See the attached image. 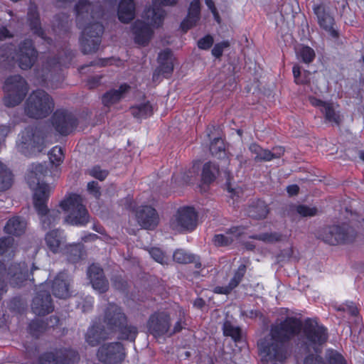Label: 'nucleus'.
Returning <instances> with one entry per match:
<instances>
[{"mask_svg": "<svg viewBox=\"0 0 364 364\" xmlns=\"http://www.w3.org/2000/svg\"><path fill=\"white\" fill-rule=\"evenodd\" d=\"M247 213L251 218L262 219L268 214V208L264 201L257 200L249 207Z\"/></svg>", "mask_w": 364, "mask_h": 364, "instance_id": "nucleus-31", "label": "nucleus"}, {"mask_svg": "<svg viewBox=\"0 0 364 364\" xmlns=\"http://www.w3.org/2000/svg\"><path fill=\"white\" fill-rule=\"evenodd\" d=\"M138 223L145 229H154L159 223V215L156 210L150 206L141 207L136 213Z\"/></svg>", "mask_w": 364, "mask_h": 364, "instance_id": "nucleus-18", "label": "nucleus"}, {"mask_svg": "<svg viewBox=\"0 0 364 364\" xmlns=\"http://www.w3.org/2000/svg\"><path fill=\"white\" fill-rule=\"evenodd\" d=\"M229 46L230 43L227 41L215 44L212 50L213 55L220 58L223 55V50Z\"/></svg>", "mask_w": 364, "mask_h": 364, "instance_id": "nucleus-49", "label": "nucleus"}, {"mask_svg": "<svg viewBox=\"0 0 364 364\" xmlns=\"http://www.w3.org/2000/svg\"><path fill=\"white\" fill-rule=\"evenodd\" d=\"M130 86L122 84L118 89H112L105 92L102 97V104L106 107H110L119 102L129 91Z\"/></svg>", "mask_w": 364, "mask_h": 364, "instance_id": "nucleus-25", "label": "nucleus"}, {"mask_svg": "<svg viewBox=\"0 0 364 364\" xmlns=\"http://www.w3.org/2000/svg\"><path fill=\"white\" fill-rule=\"evenodd\" d=\"M13 183V175L6 165L0 162V191L11 188Z\"/></svg>", "mask_w": 364, "mask_h": 364, "instance_id": "nucleus-33", "label": "nucleus"}, {"mask_svg": "<svg viewBox=\"0 0 364 364\" xmlns=\"http://www.w3.org/2000/svg\"><path fill=\"white\" fill-rule=\"evenodd\" d=\"M53 309L50 295L40 291L33 301V313L38 316H44L51 312Z\"/></svg>", "mask_w": 364, "mask_h": 364, "instance_id": "nucleus-20", "label": "nucleus"}, {"mask_svg": "<svg viewBox=\"0 0 364 364\" xmlns=\"http://www.w3.org/2000/svg\"><path fill=\"white\" fill-rule=\"evenodd\" d=\"M97 357L103 364H121L125 359L126 353L121 343H108L98 348Z\"/></svg>", "mask_w": 364, "mask_h": 364, "instance_id": "nucleus-13", "label": "nucleus"}, {"mask_svg": "<svg viewBox=\"0 0 364 364\" xmlns=\"http://www.w3.org/2000/svg\"><path fill=\"white\" fill-rule=\"evenodd\" d=\"M47 141L42 131L33 127L25 129L18 139V147L23 152L42 151L46 146Z\"/></svg>", "mask_w": 364, "mask_h": 364, "instance_id": "nucleus-10", "label": "nucleus"}, {"mask_svg": "<svg viewBox=\"0 0 364 364\" xmlns=\"http://www.w3.org/2000/svg\"><path fill=\"white\" fill-rule=\"evenodd\" d=\"M54 103L51 97L43 90L33 92L26 101V112L33 118H43L52 112Z\"/></svg>", "mask_w": 364, "mask_h": 364, "instance_id": "nucleus-7", "label": "nucleus"}, {"mask_svg": "<svg viewBox=\"0 0 364 364\" xmlns=\"http://www.w3.org/2000/svg\"><path fill=\"white\" fill-rule=\"evenodd\" d=\"M213 43V37L210 35H208L198 41V46L200 49L207 50L212 46Z\"/></svg>", "mask_w": 364, "mask_h": 364, "instance_id": "nucleus-50", "label": "nucleus"}, {"mask_svg": "<svg viewBox=\"0 0 364 364\" xmlns=\"http://www.w3.org/2000/svg\"><path fill=\"white\" fill-rule=\"evenodd\" d=\"M149 332L156 338L168 336L170 330V318L165 312L152 314L147 323Z\"/></svg>", "mask_w": 364, "mask_h": 364, "instance_id": "nucleus-15", "label": "nucleus"}, {"mask_svg": "<svg viewBox=\"0 0 364 364\" xmlns=\"http://www.w3.org/2000/svg\"><path fill=\"white\" fill-rule=\"evenodd\" d=\"M199 18L200 2L198 0H193L190 4L187 17L181 23V28L184 31H187L196 25Z\"/></svg>", "mask_w": 364, "mask_h": 364, "instance_id": "nucleus-27", "label": "nucleus"}, {"mask_svg": "<svg viewBox=\"0 0 364 364\" xmlns=\"http://www.w3.org/2000/svg\"><path fill=\"white\" fill-rule=\"evenodd\" d=\"M12 36L11 32L6 27L2 26L0 28V41L11 38Z\"/></svg>", "mask_w": 364, "mask_h": 364, "instance_id": "nucleus-59", "label": "nucleus"}, {"mask_svg": "<svg viewBox=\"0 0 364 364\" xmlns=\"http://www.w3.org/2000/svg\"><path fill=\"white\" fill-rule=\"evenodd\" d=\"M26 226V223L23 220L18 217H15L7 222L5 226V231L8 234L21 235L24 232Z\"/></svg>", "mask_w": 364, "mask_h": 364, "instance_id": "nucleus-29", "label": "nucleus"}, {"mask_svg": "<svg viewBox=\"0 0 364 364\" xmlns=\"http://www.w3.org/2000/svg\"><path fill=\"white\" fill-rule=\"evenodd\" d=\"M72 58L73 55L69 53L66 55L65 59L50 60L46 63V69L49 72H52L53 70L56 71L60 69L61 66H66L68 64L70 63Z\"/></svg>", "mask_w": 364, "mask_h": 364, "instance_id": "nucleus-37", "label": "nucleus"}, {"mask_svg": "<svg viewBox=\"0 0 364 364\" xmlns=\"http://www.w3.org/2000/svg\"><path fill=\"white\" fill-rule=\"evenodd\" d=\"M300 330V321L293 317L273 324L269 333L258 343L263 360L267 364L283 363L288 357V342Z\"/></svg>", "mask_w": 364, "mask_h": 364, "instance_id": "nucleus-1", "label": "nucleus"}, {"mask_svg": "<svg viewBox=\"0 0 364 364\" xmlns=\"http://www.w3.org/2000/svg\"><path fill=\"white\" fill-rule=\"evenodd\" d=\"M249 149L252 154H255V156H259L261 152L262 148L257 144H252L250 146Z\"/></svg>", "mask_w": 364, "mask_h": 364, "instance_id": "nucleus-63", "label": "nucleus"}, {"mask_svg": "<svg viewBox=\"0 0 364 364\" xmlns=\"http://www.w3.org/2000/svg\"><path fill=\"white\" fill-rule=\"evenodd\" d=\"M171 56L172 53L169 49H166L159 53V60L161 64L159 73H170L173 70Z\"/></svg>", "mask_w": 364, "mask_h": 364, "instance_id": "nucleus-36", "label": "nucleus"}, {"mask_svg": "<svg viewBox=\"0 0 364 364\" xmlns=\"http://www.w3.org/2000/svg\"><path fill=\"white\" fill-rule=\"evenodd\" d=\"M219 174L218 166L213 162H208L203 165L202 171V180L204 183H210L215 181Z\"/></svg>", "mask_w": 364, "mask_h": 364, "instance_id": "nucleus-30", "label": "nucleus"}, {"mask_svg": "<svg viewBox=\"0 0 364 364\" xmlns=\"http://www.w3.org/2000/svg\"><path fill=\"white\" fill-rule=\"evenodd\" d=\"M87 190L93 195L96 198H99L100 196V187L98 186V183L95 181L89 182L87 184Z\"/></svg>", "mask_w": 364, "mask_h": 364, "instance_id": "nucleus-54", "label": "nucleus"}, {"mask_svg": "<svg viewBox=\"0 0 364 364\" xmlns=\"http://www.w3.org/2000/svg\"><path fill=\"white\" fill-rule=\"evenodd\" d=\"M225 336H230L235 341L241 338V329L238 326H233L230 321H225L223 327Z\"/></svg>", "mask_w": 364, "mask_h": 364, "instance_id": "nucleus-39", "label": "nucleus"}, {"mask_svg": "<svg viewBox=\"0 0 364 364\" xmlns=\"http://www.w3.org/2000/svg\"><path fill=\"white\" fill-rule=\"evenodd\" d=\"M101 77L95 76L87 80V85L90 89L96 87L100 83Z\"/></svg>", "mask_w": 364, "mask_h": 364, "instance_id": "nucleus-57", "label": "nucleus"}, {"mask_svg": "<svg viewBox=\"0 0 364 364\" xmlns=\"http://www.w3.org/2000/svg\"><path fill=\"white\" fill-rule=\"evenodd\" d=\"M314 14L316 15L319 26L334 38L338 37V32L333 28V18L326 13L323 6L317 5L314 7Z\"/></svg>", "mask_w": 364, "mask_h": 364, "instance_id": "nucleus-21", "label": "nucleus"}, {"mask_svg": "<svg viewBox=\"0 0 364 364\" xmlns=\"http://www.w3.org/2000/svg\"><path fill=\"white\" fill-rule=\"evenodd\" d=\"M338 310L347 312L351 316H356L358 313V308L352 301H347L345 304H341L338 308Z\"/></svg>", "mask_w": 364, "mask_h": 364, "instance_id": "nucleus-48", "label": "nucleus"}, {"mask_svg": "<svg viewBox=\"0 0 364 364\" xmlns=\"http://www.w3.org/2000/svg\"><path fill=\"white\" fill-rule=\"evenodd\" d=\"M76 21L82 29L81 46L85 54L96 52L101 43L103 26L97 21L102 16L100 6L87 0H80L76 4Z\"/></svg>", "mask_w": 364, "mask_h": 364, "instance_id": "nucleus-2", "label": "nucleus"}, {"mask_svg": "<svg viewBox=\"0 0 364 364\" xmlns=\"http://www.w3.org/2000/svg\"><path fill=\"white\" fill-rule=\"evenodd\" d=\"M50 163L55 166H59L64 159V154L60 146H54L48 154Z\"/></svg>", "mask_w": 364, "mask_h": 364, "instance_id": "nucleus-43", "label": "nucleus"}, {"mask_svg": "<svg viewBox=\"0 0 364 364\" xmlns=\"http://www.w3.org/2000/svg\"><path fill=\"white\" fill-rule=\"evenodd\" d=\"M197 225V213L192 207L180 208L170 221L171 228L176 232L192 231Z\"/></svg>", "mask_w": 364, "mask_h": 364, "instance_id": "nucleus-11", "label": "nucleus"}, {"mask_svg": "<svg viewBox=\"0 0 364 364\" xmlns=\"http://www.w3.org/2000/svg\"><path fill=\"white\" fill-rule=\"evenodd\" d=\"M114 337L112 331L101 323H95L90 327L85 336V342L90 346H97L102 341Z\"/></svg>", "mask_w": 364, "mask_h": 364, "instance_id": "nucleus-17", "label": "nucleus"}, {"mask_svg": "<svg viewBox=\"0 0 364 364\" xmlns=\"http://www.w3.org/2000/svg\"><path fill=\"white\" fill-rule=\"evenodd\" d=\"M61 208L68 213L65 221L73 225H85L88 223L89 215L82 198L77 194H72L60 203Z\"/></svg>", "mask_w": 364, "mask_h": 364, "instance_id": "nucleus-6", "label": "nucleus"}, {"mask_svg": "<svg viewBox=\"0 0 364 364\" xmlns=\"http://www.w3.org/2000/svg\"><path fill=\"white\" fill-rule=\"evenodd\" d=\"M210 151L212 155L217 156L218 158H221L223 156H225V144L223 139L219 137L215 138L210 143Z\"/></svg>", "mask_w": 364, "mask_h": 364, "instance_id": "nucleus-41", "label": "nucleus"}, {"mask_svg": "<svg viewBox=\"0 0 364 364\" xmlns=\"http://www.w3.org/2000/svg\"><path fill=\"white\" fill-rule=\"evenodd\" d=\"M284 149L282 147H277L273 149L272 151V159L279 158L284 154Z\"/></svg>", "mask_w": 364, "mask_h": 364, "instance_id": "nucleus-62", "label": "nucleus"}, {"mask_svg": "<svg viewBox=\"0 0 364 364\" xmlns=\"http://www.w3.org/2000/svg\"><path fill=\"white\" fill-rule=\"evenodd\" d=\"M87 275L92 287L100 292H105L108 289L109 284L106 279L102 269L97 265L92 264L87 270Z\"/></svg>", "mask_w": 364, "mask_h": 364, "instance_id": "nucleus-19", "label": "nucleus"}, {"mask_svg": "<svg viewBox=\"0 0 364 364\" xmlns=\"http://www.w3.org/2000/svg\"><path fill=\"white\" fill-rule=\"evenodd\" d=\"M53 125L60 134L68 135L76 127L77 119L70 112L58 110L53 116Z\"/></svg>", "mask_w": 364, "mask_h": 364, "instance_id": "nucleus-16", "label": "nucleus"}, {"mask_svg": "<svg viewBox=\"0 0 364 364\" xmlns=\"http://www.w3.org/2000/svg\"><path fill=\"white\" fill-rule=\"evenodd\" d=\"M70 255L69 259L75 262L81 257V246L80 245H73L70 246Z\"/></svg>", "mask_w": 364, "mask_h": 364, "instance_id": "nucleus-51", "label": "nucleus"}, {"mask_svg": "<svg viewBox=\"0 0 364 364\" xmlns=\"http://www.w3.org/2000/svg\"><path fill=\"white\" fill-rule=\"evenodd\" d=\"M309 100L311 105L319 107L320 109L324 107V105L327 103V102H323L312 96L309 97Z\"/></svg>", "mask_w": 364, "mask_h": 364, "instance_id": "nucleus-56", "label": "nucleus"}, {"mask_svg": "<svg viewBox=\"0 0 364 364\" xmlns=\"http://www.w3.org/2000/svg\"><path fill=\"white\" fill-rule=\"evenodd\" d=\"M14 242V239L11 237H6L0 239V255L6 252Z\"/></svg>", "mask_w": 364, "mask_h": 364, "instance_id": "nucleus-52", "label": "nucleus"}, {"mask_svg": "<svg viewBox=\"0 0 364 364\" xmlns=\"http://www.w3.org/2000/svg\"><path fill=\"white\" fill-rule=\"evenodd\" d=\"M28 18L31 30L34 33L37 34L43 39H45L44 32L40 26L39 16L35 7L30 8L28 14Z\"/></svg>", "mask_w": 364, "mask_h": 364, "instance_id": "nucleus-34", "label": "nucleus"}, {"mask_svg": "<svg viewBox=\"0 0 364 364\" xmlns=\"http://www.w3.org/2000/svg\"><path fill=\"white\" fill-rule=\"evenodd\" d=\"M242 314L249 318H255L258 316L259 312L255 310H248L242 311Z\"/></svg>", "mask_w": 364, "mask_h": 364, "instance_id": "nucleus-64", "label": "nucleus"}, {"mask_svg": "<svg viewBox=\"0 0 364 364\" xmlns=\"http://www.w3.org/2000/svg\"><path fill=\"white\" fill-rule=\"evenodd\" d=\"M287 193L289 196H295L299 193V188L297 185H291L287 188Z\"/></svg>", "mask_w": 364, "mask_h": 364, "instance_id": "nucleus-61", "label": "nucleus"}, {"mask_svg": "<svg viewBox=\"0 0 364 364\" xmlns=\"http://www.w3.org/2000/svg\"><path fill=\"white\" fill-rule=\"evenodd\" d=\"M173 260L181 264H187L193 261V257L183 250H176L173 255Z\"/></svg>", "mask_w": 364, "mask_h": 364, "instance_id": "nucleus-44", "label": "nucleus"}, {"mask_svg": "<svg viewBox=\"0 0 364 364\" xmlns=\"http://www.w3.org/2000/svg\"><path fill=\"white\" fill-rule=\"evenodd\" d=\"M272 159V151L267 149H262L259 156H255V161H269Z\"/></svg>", "mask_w": 364, "mask_h": 364, "instance_id": "nucleus-53", "label": "nucleus"}, {"mask_svg": "<svg viewBox=\"0 0 364 364\" xmlns=\"http://www.w3.org/2000/svg\"><path fill=\"white\" fill-rule=\"evenodd\" d=\"M89 175L100 181H103L108 175L107 171L102 169L100 166H95L87 171Z\"/></svg>", "mask_w": 364, "mask_h": 364, "instance_id": "nucleus-46", "label": "nucleus"}, {"mask_svg": "<svg viewBox=\"0 0 364 364\" xmlns=\"http://www.w3.org/2000/svg\"><path fill=\"white\" fill-rule=\"evenodd\" d=\"M48 170L45 165L33 164L27 175L29 186L34 190V207L40 216L43 228H50L58 223L60 218L58 210H48L46 203L52 188L41 181L46 176Z\"/></svg>", "mask_w": 364, "mask_h": 364, "instance_id": "nucleus-3", "label": "nucleus"}, {"mask_svg": "<svg viewBox=\"0 0 364 364\" xmlns=\"http://www.w3.org/2000/svg\"><path fill=\"white\" fill-rule=\"evenodd\" d=\"M356 237L355 230L348 225H333L323 229L319 237L332 245L353 242Z\"/></svg>", "mask_w": 364, "mask_h": 364, "instance_id": "nucleus-9", "label": "nucleus"}, {"mask_svg": "<svg viewBox=\"0 0 364 364\" xmlns=\"http://www.w3.org/2000/svg\"><path fill=\"white\" fill-rule=\"evenodd\" d=\"M177 1L178 0H153L154 7L148 9L144 14V18L146 23L138 20L133 25L132 31L135 43L141 46L147 45L153 35L150 25L153 27L160 26L165 16L164 10L158 6H173Z\"/></svg>", "mask_w": 364, "mask_h": 364, "instance_id": "nucleus-4", "label": "nucleus"}, {"mask_svg": "<svg viewBox=\"0 0 364 364\" xmlns=\"http://www.w3.org/2000/svg\"><path fill=\"white\" fill-rule=\"evenodd\" d=\"M292 213H295L301 217H312L317 214V208L306 205H295L292 206Z\"/></svg>", "mask_w": 364, "mask_h": 364, "instance_id": "nucleus-38", "label": "nucleus"}, {"mask_svg": "<svg viewBox=\"0 0 364 364\" xmlns=\"http://www.w3.org/2000/svg\"><path fill=\"white\" fill-rule=\"evenodd\" d=\"M149 254L151 257L157 262L165 264L168 262V257L164 253L157 247H153L150 250Z\"/></svg>", "mask_w": 364, "mask_h": 364, "instance_id": "nucleus-45", "label": "nucleus"}, {"mask_svg": "<svg viewBox=\"0 0 364 364\" xmlns=\"http://www.w3.org/2000/svg\"><path fill=\"white\" fill-rule=\"evenodd\" d=\"M321 112L323 114L325 120L328 122L339 124L341 117L339 114L335 110L332 103L327 102L324 105V107L321 109Z\"/></svg>", "mask_w": 364, "mask_h": 364, "instance_id": "nucleus-35", "label": "nucleus"}, {"mask_svg": "<svg viewBox=\"0 0 364 364\" xmlns=\"http://www.w3.org/2000/svg\"><path fill=\"white\" fill-rule=\"evenodd\" d=\"M303 333L306 339L305 344L309 350L312 348L316 351L318 347L326 343L328 338L326 328L319 325L315 320L308 319L306 321Z\"/></svg>", "mask_w": 364, "mask_h": 364, "instance_id": "nucleus-12", "label": "nucleus"}, {"mask_svg": "<svg viewBox=\"0 0 364 364\" xmlns=\"http://www.w3.org/2000/svg\"><path fill=\"white\" fill-rule=\"evenodd\" d=\"M48 248L54 253L61 251L65 240L63 233L59 230H53L48 232L45 237Z\"/></svg>", "mask_w": 364, "mask_h": 364, "instance_id": "nucleus-26", "label": "nucleus"}, {"mask_svg": "<svg viewBox=\"0 0 364 364\" xmlns=\"http://www.w3.org/2000/svg\"><path fill=\"white\" fill-rule=\"evenodd\" d=\"M246 270V265L244 264H240L235 271L229 284L227 286L216 287L214 288L213 291L216 294H229L235 288L239 285L245 276Z\"/></svg>", "mask_w": 364, "mask_h": 364, "instance_id": "nucleus-24", "label": "nucleus"}, {"mask_svg": "<svg viewBox=\"0 0 364 364\" xmlns=\"http://www.w3.org/2000/svg\"><path fill=\"white\" fill-rule=\"evenodd\" d=\"M296 55L305 63H311L315 58L314 50L309 46H301L296 50Z\"/></svg>", "mask_w": 364, "mask_h": 364, "instance_id": "nucleus-40", "label": "nucleus"}, {"mask_svg": "<svg viewBox=\"0 0 364 364\" xmlns=\"http://www.w3.org/2000/svg\"><path fill=\"white\" fill-rule=\"evenodd\" d=\"M327 358L329 364H346L342 355L335 350H328Z\"/></svg>", "mask_w": 364, "mask_h": 364, "instance_id": "nucleus-47", "label": "nucleus"}, {"mask_svg": "<svg viewBox=\"0 0 364 364\" xmlns=\"http://www.w3.org/2000/svg\"><path fill=\"white\" fill-rule=\"evenodd\" d=\"M304 364H325L319 356L310 355L306 358Z\"/></svg>", "mask_w": 364, "mask_h": 364, "instance_id": "nucleus-55", "label": "nucleus"}, {"mask_svg": "<svg viewBox=\"0 0 364 364\" xmlns=\"http://www.w3.org/2000/svg\"><path fill=\"white\" fill-rule=\"evenodd\" d=\"M118 17L123 23H128L134 18L135 5L133 0H122L118 7Z\"/></svg>", "mask_w": 364, "mask_h": 364, "instance_id": "nucleus-28", "label": "nucleus"}, {"mask_svg": "<svg viewBox=\"0 0 364 364\" xmlns=\"http://www.w3.org/2000/svg\"><path fill=\"white\" fill-rule=\"evenodd\" d=\"M15 58L22 70L31 68L37 58V52L30 40H25L21 43L18 50L15 53Z\"/></svg>", "mask_w": 364, "mask_h": 364, "instance_id": "nucleus-14", "label": "nucleus"}, {"mask_svg": "<svg viewBox=\"0 0 364 364\" xmlns=\"http://www.w3.org/2000/svg\"><path fill=\"white\" fill-rule=\"evenodd\" d=\"M103 326L114 336L118 333L119 339L134 341L138 331L136 327L127 325V318L121 309L109 304L105 311Z\"/></svg>", "mask_w": 364, "mask_h": 364, "instance_id": "nucleus-5", "label": "nucleus"}, {"mask_svg": "<svg viewBox=\"0 0 364 364\" xmlns=\"http://www.w3.org/2000/svg\"><path fill=\"white\" fill-rule=\"evenodd\" d=\"M293 75L296 83H303V81L300 80L301 68L299 65H295L293 67Z\"/></svg>", "mask_w": 364, "mask_h": 364, "instance_id": "nucleus-58", "label": "nucleus"}, {"mask_svg": "<svg viewBox=\"0 0 364 364\" xmlns=\"http://www.w3.org/2000/svg\"><path fill=\"white\" fill-rule=\"evenodd\" d=\"M70 282L65 273L57 275L51 284L53 294L60 299H66L70 296Z\"/></svg>", "mask_w": 364, "mask_h": 364, "instance_id": "nucleus-23", "label": "nucleus"}, {"mask_svg": "<svg viewBox=\"0 0 364 364\" xmlns=\"http://www.w3.org/2000/svg\"><path fill=\"white\" fill-rule=\"evenodd\" d=\"M253 239L261 240L266 243H274L282 240L283 236L278 232H265L255 235L251 237Z\"/></svg>", "mask_w": 364, "mask_h": 364, "instance_id": "nucleus-42", "label": "nucleus"}, {"mask_svg": "<svg viewBox=\"0 0 364 364\" xmlns=\"http://www.w3.org/2000/svg\"><path fill=\"white\" fill-rule=\"evenodd\" d=\"M130 110L132 114L138 119L146 118L153 114V107L149 102L134 105Z\"/></svg>", "mask_w": 364, "mask_h": 364, "instance_id": "nucleus-32", "label": "nucleus"}, {"mask_svg": "<svg viewBox=\"0 0 364 364\" xmlns=\"http://www.w3.org/2000/svg\"><path fill=\"white\" fill-rule=\"evenodd\" d=\"M4 89L6 93L4 102L9 107L20 104L28 92L27 83L20 75L8 77L5 81Z\"/></svg>", "mask_w": 364, "mask_h": 364, "instance_id": "nucleus-8", "label": "nucleus"}, {"mask_svg": "<svg viewBox=\"0 0 364 364\" xmlns=\"http://www.w3.org/2000/svg\"><path fill=\"white\" fill-rule=\"evenodd\" d=\"M196 172L197 171H196V170H195V167L193 168L192 171H189L190 176L187 175L186 176V178H184L186 182L188 183H193V181H194V179L196 177Z\"/></svg>", "mask_w": 364, "mask_h": 364, "instance_id": "nucleus-60", "label": "nucleus"}, {"mask_svg": "<svg viewBox=\"0 0 364 364\" xmlns=\"http://www.w3.org/2000/svg\"><path fill=\"white\" fill-rule=\"evenodd\" d=\"M243 232V228L232 227L223 234L215 235L213 238V242L218 247L227 246L237 240Z\"/></svg>", "mask_w": 364, "mask_h": 364, "instance_id": "nucleus-22", "label": "nucleus"}]
</instances>
